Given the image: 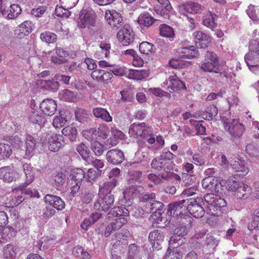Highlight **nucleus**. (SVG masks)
Returning a JSON list of instances; mask_svg holds the SVG:
<instances>
[{
	"mask_svg": "<svg viewBox=\"0 0 259 259\" xmlns=\"http://www.w3.org/2000/svg\"><path fill=\"white\" fill-rule=\"evenodd\" d=\"M140 248L136 243H130L128 245L127 256L136 257V255L139 252Z\"/></svg>",
	"mask_w": 259,
	"mask_h": 259,
	"instance_id": "nucleus-62",
	"label": "nucleus"
},
{
	"mask_svg": "<svg viewBox=\"0 0 259 259\" xmlns=\"http://www.w3.org/2000/svg\"><path fill=\"white\" fill-rule=\"evenodd\" d=\"M182 178L185 187L193 190H198L199 180L197 179L196 176L183 174Z\"/></svg>",
	"mask_w": 259,
	"mask_h": 259,
	"instance_id": "nucleus-26",
	"label": "nucleus"
},
{
	"mask_svg": "<svg viewBox=\"0 0 259 259\" xmlns=\"http://www.w3.org/2000/svg\"><path fill=\"white\" fill-rule=\"evenodd\" d=\"M40 38L43 42L48 44L55 43L57 40V36L55 33L48 31L41 33Z\"/></svg>",
	"mask_w": 259,
	"mask_h": 259,
	"instance_id": "nucleus-45",
	"label": "nucleus"
},
{
	"mask_svg": "<svg viewBox=\"0 0 259 259\" xmlns=\"http://www.w3.org/2000/svg\"><path fill=\"white\" fill-rule=\"evenodd\" d=\"M193 35L196 43L200 48L204 49L209 46L211 40L210 37L207 34L201 31H198L195 32Z\"/></svg>",
	"mask_w": 259,
	"mask_h": 259,
	"instance_id": "nucleus-27",
	"label": "nucleus"
},
{
	"mask_svg": "<svg viewBox=\"0 0 259 259\" xmlns=\"http://www.w3.org/2000/svg\"><path fill=\"white\" fill-rule=\"evenodd\" d=\"M67 111L60 112V115L57 116L53 120V125L55 127H59V126H63L66 122L69 119V117L67 116L68 114Z\"/></svg>",
	"mask_w": 259,
	"mask_h": 259,
	"instance_id": "nucleus-43",
	"label": "nucleus"
},
{
	"mask_svg": "<svg viewBox=\"0 0 259 259\" xmlns=\"http://www.w3.org/2000/svg\"><path fill=\"white\" fill-rule=\"evenodd\" d=\"M107 23L114 30L121 29L124 25L121 14L115 10H108L105 15Z\"/></svg>",
	"mask_w": 259,
	"mask_h": 259,
	"instance_id": "nucleus-7",
	"label": "nucleus"
},
{
	"mask_svg": "<svg viewBox=\"0 0 259 259\" xmlns=\"http://www.w3.org/2000/svg\"><path fill=\"white\" fill-rule=\"evenodd\" d=\"M164 232L159 230H154L149 233L148 239L153 250H159L162 248L164 243Z\"/></svg>",
	"mask_w": 259,
	"mask_h": 259,
	"instance_id": "nucleus-10",
	"label": "nucleus"
},
{
	"mask_svg": "<svg viewBox=\"0 0 259 259\" xmlns=\"http://www.w3.org/2000/svg\"><path fill=\"white\" fill-rule=\"evenodd\" d=\"M40 109L43 113L48 116H52L57 110V104L54 100L46 99L40 104Z\"/></svg>",
	"mask_w": 259,
	"mask_h": 259,
	"instance_id": "nucleus-20",
	"label": "nucleus"
},
{
	"mask_svg": "<svg viewBox=\"0 0 259 259\" xmlns=\"http://www.w3.org/2000/svg\"><path fill=\"white\" fill-rule=\"evenodd\" d=\"M246 151L251 156L256 157L259 156L257 148L253 144H248L246 147Z\"/></svg>",
	"mask_w": 259,
	"mask_h": 259,
	"instance_id": "nucleus-64",
	"label": "nucleus"
},
{
	"mask_svg": "<svg viewBox=\"0 0 259 259\" xmlns=\"http://www.w3.org/2000/svg\"><path fill=\"white\" fill-rule=\"evenodd\" d=\"M17 230L16 228L8 226L3 229L2 233H1V236H2L4 241H7L8 239H11L15 237L17 234Z\"/></svg>",
	"mask_w": 259,
	"mask_h": 259,
	"instance_id": "nucleus-44",
	"label": "nucleus"
},
{
	"mask_svg": "<svg viewBox=\"0 0 259 259\" xmlns=\"http://www.w3.org/2000/svg\"><path fill=\"white\" fill-rule=\"evenodd\" d=\"M134 190V188H130L122 192L123 200L122 201L125 204L124 205H126L127 207L130 206L133 203L134 195L135 194Z\"/></svg>",
	"mask_w": 259,
	"mask_h": 259,
	"instance_id": "nucleus-40",
	"label": "nucleus"
},
{
	"mask_svg": "<svg viewBox=\"0 0 259 259\" xmlns=\"http://www.w3.org/2000/svg\"><path fill=\"white\" fill-rule=\"evenodd\" d=\"M160 34L166 37H172L174 36V31L172 27L167 24H161L159 26Z\"/></svg>",
	"mask_w": 259,
	"mask_h": 259,
	"instance_id": "nucleus-48",
	"label": "nucleus"
},
{
	"mask_svg": "<svg viewBox=\"0 0 259 259\" xmlns=\"http://www.w3.org/2000/svg\"><path fill=\"white\" fill-rule=\"evenodd\" d=\"M155 50L156 48L154 45L148 41H143L139 45V51L142 54L145 55L154 54Z\"/></svg>",
	"mask_w": 259,
	"mask_h": 259,
	"instance_id": "nucleus-41",
	"label": "nucleus"
},
{
	"mask_svg": "<svg viewBox=\"0 0 259 259\" xmlns=\"http://www.w3.org/2000/svg\"><path fill=\"white\" fill-rule=\"evenodd\" d=\"M204 7L197 3L188 2L182 4L179 7L180 13L186 16L188 19L190 20L191 23L194 25V19L193 17H189L188 14L192 15L200 14L203 11Z\"/></svg>",
	"mask_w": 259,
	"mask_h": 259,
	"instance_id": "nucleus-5",
	"label": "nucleus"
},
{
	"mask_svg": "<svg viewBox=\"0 0 259 259\" xmlns=\"http://www.w3.org/2000/svg\"><path fill=\"white\" fill-rule=\"evenodd\" d=\"M177 53L179 55L178 58L180 60L192 59L198 55V52L194 46L180 48L178 49Z\"/></svg>",
	"mask_w": 259,
	"mask_h": 259,
	"instance_id": "nucleus-24",
	"label": "nucleus"
},
{
	"mask_svg": "<svg viewBox=\"0 0 259 259\" xmlns=\"http://www.w3.org/2000/svg\"><path fill=\"white\" fill-rule=\"evenodd\" d=\"M29 119L33 123L40 124L43 122L44 116L39 111L32 109L29 114Z\"/></svg>",
	"mask_w": 259,
	"mask_h": 259,
	"instance_id": "nucleus-46",
	"label": "nucleus"
},
{
	"mask_svg": "<svg viewBox=\"0 0 259 259\" xmlns=\"http://www.w3.org/2000/svg\"><path fill=\"white\" fill-rule=\"evenodd\" d=\"M148 204V207L145 208L144 212L147 213H151V217L153 218L156 217L157 219L161 220V215L164 211V205L160 201L156 200V199L153 200V201Z\"/></svg>",
	"mask_w": 259,
	"mask_h": 259,
	"instance_id": "nucleus-12",
	"label": "nucleus"
},
{
	"mask_svg": "<svg viewBox=\"0 0 259 259\" xmlns=\"http://www.w3.org/2000/svg\"><path fill=\"white\" fill-rule=\"evenodd\" d=\"M25 186H20L19 187H16L12 190L13 194L15 195L12 196L10 201V204L11 207L18 206L25 199V195L27 194V190L24 188Z\"/></svg>",
	"mask_w": 259,
	"mask_h": 259,
	"instance_id": "nucleus-13",
	"label": "nucleus"
},
{
	"mask_svg": "<svg viewBox=\"0 0 259 259\" xmlns=\"http://www.w3.org/2000/svg\"><path fill=\"white\" fill-rule=\"evenodd\" d=\"M62 134L71 142L76 141L78 132L76 128L73 126H67L62 130Z\"/></svg>",
	"mask_w": 259,
	"mask_h": 259,
	"instance_id": "nucleus-37",
	"label": "nucleus"
},
{
	"mask_svg": "<svg viewBox=\"0 0 259 259\" xmlns=\"http://www.w3.org/2000/svg\"><path fill=\"white\" fill-rule=\"evenodd\" d=\"M117 180L116 178L112 179L110 182L104 183L100 188L112 192L113 189L116 186Z\"/></svg>",
	"mask_w": 259,
	"mask_h": 259,
	"instance_id": "nucleus-59",
	"label": "nucleus"
},
{
	"mask_svg": "<svg viewBox=\"0 0 259 259\" xmlns=\"http://www.w3.org/2000/svg\"><path fill=\"white\" fill-rule=\"evenodd\" d=\"M18 174L13 167L10 166L0 168V179L5 182L11 183L16 180Z\"/></svg>",
	"mask_w": 259,
	"mask_h": 259,
	"instance_id": "nucleus-16",
	"label": "nucleus"
},
{
	"mask_svg": "<svg viewBox=\"0 0 259 259\" xmlns=\"http://www.w3.org/2000/svg\"><path fill=\"white\" fill-rule=\"evenodd\" d=\"M7 17L9 19H14L17 17L21 13V9L18 5H11L8 9Z\"/></svg>",
	"mask_w": 259,
	"mask_h": 259,
	"instance_id": "nucleus-50",
	"label": "nucleus"
},
{
	"mask_svg": "<svg viewBox=\"0 0 259 259\" xmlns=\"http://www.w3.org/2000/svg\"><path fill=\"white\" fill-rule=\"evenodd\" d=\"M155 199L156 195L153 192L150 193H143L141 194L139 196V200L141 203H143L142 205L143 211L145 210V208L148 207V204L151 203Z\"/></svg>",
	"mask_w": 259,
	"mask_h": 259,
	"instance_id": "nucleus-32",
	"label": "nucleus"
},
{
	"mask_svg": "<svg viewBox=\"0 0 259 259\" xmlns=\"http://www.w3.org/2000/svg\"><path fill=\"white\" fill-rule=\"evenodd\" d=\"M184 254V249L180 247L179 249L172 250L168 248L164 256V259H182Z\"/></svg>",
	"mask_w": 259,
	"mask_h": 259,
	"instance_id": "nucleus-36",
	"label": "nucleus"
},
{
	"mask_svg": "<svg viewBox=\"0 0 259 259\" xmlns=\"http://www.w3.org/2000/svg\"><path fill=\"white\" fill-rule=\"evenodd\" d=\"M227 205L226 200L221 197H219L212 203V204L207 206L206 211L211 215H219L221 213L222 208L225 207Z\"/></svg>",
	"mask_w": 259,
	"mask_h": 259,
	"instance_id": "nucleus-19",
	"label": "nucleus"
},
{
	"mask_svg": "<svg viewBox=\"0 0 259 259\" xmlns=\"http://www.w3.org/2000/svg\"><path fill=\"white\" fill-rule=\"evenodd\" d=\"M85 173L81 168L74 169L71 171L69 178L71 182L77 183H81V181L84 179Z\"/></svg>",
	"mask_w": 259,
	"mask_h": 259,
	"instance_id": "nucleus-38",
	"label": "nucleus"
},
{
	"mask_svg": "<svg viewBox=\"0 0 259 259\" xmlns=\"http://www.w3.org/2000/svg\"><path fill=\"white\" fill-rule=\"evenodd\" d=\"M166 84L169 85L168 89H170L171 90H169L170 93L181 90H186L185 82L180 80L176 75L170 76L168 79L166 81Z\"/></svg>",
	"mask_w": 259,
	"mask_h": 259,
	"instance_id": "nucleus-23",
	"label": "nucleus"
},
{
	"mask_svg": "<svg viewBox=\"0 0 259 259\" xmlns=\"http://www.w3.org/2000/svg\"><path fill=\"white\" fill-rule=\"evenodd\" d=\"M186 201L188 202L186 204V207L192 215L196 218H200L204 215L205 210L201 204L192 203L188 198H186Z\"/></svg>",
	"mask_w": 259,
	"mask_h": 259,
	"instance_id": "nucleus-21",
	"label": "nucleus"
},
{
	"mask_svg": "<svg viewBox=\"0 0 259 259\" xmlns=\"http://www.w3.org/2000/svg\"><path fill=\"white\" fill-rule=\"evenodd\" d=\"M12 153V150L10 145L8 144H0V160L9 157Z\"/></svg>",
	"mask_w": 259,
	"mask_h": 259,
	"instance_id": "nucleus-49",
	"label": "nucleus"
},
{
	"mask_svg": "<svg viewBox=\"0 0 259 259\" xmlns=\"http://www.w3.org/2000/svg\"><path fill=\"white\" fill-rule=\"evenodd\" d=\"M75 118L80 122H83L88 116L87 111L81 109H79L75 112Z\"/></svg>",
	"mask_w": 259,
	"mask_h": 259,
	"instance_id": "nucleus-63",
	"label": "nucleus"
},
{
	"mask_svg": "<svg viewBox=\"0 0 259 259\" xmlns=\"http://www.w3.org/2000/svg\"><path fill=\"white\" fill-rule=\"evenodd\" d=\"M127 219L125 218H117L114 222L111 223L110 224L111 227L113 230L115 231L119 230L121 227L127 223Z\"/></svg>",
	"mask_w": 259,
	"mask_h": 259,
	"instance_id": "nucleus-56",
	"label": "nucleus"
},
{
	"mask_svg": "<svg viewBox=\"0 0 259 259\" xmlns=\"http://www.w3.org/2000/svg\"><path fill=\"white\" fill-rule=\"evenodd\" d=\"M91 148L97 156H101L105 150V146L100 142L94 141L91 143Z\"/></svg>",
	"mask_w": 259,
	"mask_h": 259,
	"instance_id": "nucleus-52",
	"label": "nucleus"
},
{
	"mask_svg": "<svg viewBox=\"0 0 259 259\" xmlns=\"http://www.w3.org/2000/svg\"><path fill=\"white\" fill-rule=\"evenodd\" d=\"M168 164V162L161 159L160 156L154 158L151 163L153 169L161 171L160 172L170 171V169L169 168Z\"/></svg>",
	"mask_w": 259,
	"mask_h": 259,
	"instance_id": "nucleus-28",
	"label": "nucleus"
},
{
	"mask_svg": "<svg viewBox=\"0 0 259 259\" xmlns=\"http://www.w3.org/2000/svg\"><path fill=\"white\" fill-rule=\"evenodd\" d=\"M250 188L246 184H242V187L236 192V197L241 199H245L248 197Z\"/></svg>",
	"mask_w": 259,
	"mask_h": 259,
	"instance_id": "nucleus-51",
	"label": "nucleus"
},
{
	"mask_svg": "<svg viewBox=\"0 0 259 259\" xmlns=\"http://www.w3.org/2000/svg\"><path fill=\"white\" fill-rule=\"evenodd\" d=\"M218 112V109L215 105H210L205 110V112L206 113L205 117L204 116V115L202 114L203 118L205 120H211L217 116Z\"/></svg>",
	"mask_w": 259,
	"mask_h": 259,
	"instance_id": "nucleus-47",
	"label": "nucleus"
},
{
	"mask_svg": "<svg viewBox=\"0 0 259 259\" xmlns=\"http://www.w3.org/2000/svg\"><path fill=\"white\" fill-rule=\"evenodd\" d=\"M98 197L94 203V208L97 210L107 212L114 204V195L110 191L99 188Z\"/></svg>",
	"mask_w": 259,
	"mask_h": 259,
	"instance_id": "nucleus-2",
	"label": "nucleus"
},
{
	"mask_svg": "<svg viewBox=\"0 0 259 259\" xmlns=\"http://www.w3.org/2000/svg\"><path fill=\"white\" fill-rule=\"evenodd\" d=\"M192 220V218L188 215H184L183 218H181V224L171 231L172 235L169 240L170 244L177 243L178 245H182L184 243L185 237L188 233V228L191 226Z\"/></svg>",
	"mask_w": 259,
	"mask_h": 259,
	"instance_id": "nucleus-1",
	"label": "nucleus"
},
{
	"mask_svg": "<svg viewBox=\"0 0 259 259\" xmlns=\"http://www.w3.org/2000/svg\"><path fill=\"white\" fill-rule=\"evenodd\" d=\"M238 177L234 175L227 180L226 184L229 191L236 192L240 189V187H242V184H244L238 180Z\"/></svg>",
	"mask_w": 259,
	"mask_h": 259,
	"instance_id": "nucleus-35",
	"label": "nucleus"
},
{
	"mask_svg": "<svg viewBox=\"0 0 259 259\" xmlns=\"http://www.w3.org/2000/svg\"><path fill=\"white\" fill-rule=\"evenodd\" d=\"M135 34L131 26L125 24L117 34V38L123 46H128L133 42Z\"/></svg>",
	"mask_w": 259,
	"mask_h": 259,
	"instance_id": "nucleus-11",
	"label": "nucleus"
},
{
	"mask_svg": "<svg viewBox=\"0 0 259 259\" xmlns=\"http://www.w3.org/2000/svg\"><path fill=\"white\" fill-rule=\"evenodd\" d=\"M93 114L94 116L106 122L112 121V117L110 115L109 112L104 108L97 107L93 109Z\"/></svg>",
	"mask_w": 259,
	"mask_h": 259,
	"instance_id": "nucleus-34",
	"label": "nucleus"
},
{
	"mask_svg": "<svg viewBox=\"0 0 259 259\" xmlns=\"http://www.w3.org/2000/svg\"><path fill=\"white\" fill-rule=\"evenodd\" d=\"M62 99L67 102H74L76 99V93L66 89L63 91Z\"/></svg>",
	"mask_w": 259,
	"mask_h": 259,
	"instance_id": "nucleus-54",
	"label": "nucleus"
},
{
	"mask_svg": "<svg viewBox=\"0 0 259 259\" xmlns=\"http://www.w3.org/2000/svg\"><path fill=\"white\" fill-rule=\"evenodd\" d=\"M106 156L108 162L114 165L121 163L125 158L123 152L118 149H112L109 150L107 152Z\"/></svg>",
	"mask_w": 259,
	"mask_h": 259,
	"instance_id": "nucleus-18",
	"label": "nucleus"
},
{
	"mask_svg": "<svg viewBox=\"0 0 259 259\" xmlns=\"http://www.w3.org/2000/svg\"><path fill=\"white\" fill-rule=\"evenodd\" d=\"M76 150L84 160L88 161V159L90 157L91 151L89 147L84 143L81 142L77 145Z\"/></svg>",
	"mask_w": 259,
	"mask_h": 259,
	"instance_id": "nucleus-42",
	"label": "nucleus"
},
{
	"mask_svg": "<svg viewBox=\"0 0 259 259\" xmlns=\"http://www.w3.org/2000/svg\"><path fill=\"white\" fill-rule=\"evenodd\" d=\"M201 70L204 72L219 73V57L213 52L207 51L204 56V60L199 64Z\"/></svg>",
	"mask_w": 259,
	"mask_h": 259,
	"instance_id": "nucleus-4",
	"label": "nucleus"
},
{
	"mask_svg": "<svg viewBox=\"0 0 259 259\" xmlns=\"http://www.w3.org/2000/svg\"><path fill=\"white\" fill-rule=\"evenodd\" d=\"M44 200L58 210H61L65 208V203L62 198L58 196L47 194L44 197Z\"/></svg>",
	"mask_w": 259,
	"mask_h": 259,
	"instance_id": "nucleus-22",
	"label": "nucleus"
},
{
	"mask_svg": "<svg viewBox=\"0 0 259 259\" xmlns=\"http://www.w3.org/2000/svg\"><path fill=\"white\" fill-rule=\"evenodd\" d=\"M96 23L95 14L89 12H81L78 19V26L80 28H90L94 26Z\"/></svg>",
	"mask_w": 259,
	"mask_h": 259,
	"instance_id": "nucleus-14",
	"label": "nucleus"
},
{
	"mask_svg": "<svg viewBox=\"0 0 259 259\" xmlns=\"http://www.w3.org/2000/svg\"><path fill=\"white\" fill-rule=\"evenodd\" d=\"M145 72L142 70H134L130 73V77L136 80H140L146 77Z\"/></svg>",
	"mask_w": 259,
	"mask_h": 259,
	"instance_id": "nucleus-61",
	"label": "nucleus"
},
{
	"mask_svg": "<svg viewBox=\"0 0 259 259\" xmlns=\"http://www.w3.org/2000/svg\"><path fill=\"white\" fill-rule=\"evenodd\" d=\"M188 202V201H186V199H184L178 201L170 203L168 205L167 213L174 218H180L181 220V218L184 217L182 213L183 207H186V204Z\"/></svg>",
	"mask_w": 259,
	"mask_h": 259,
	"instance_id": "nucleus-9",
	"label": "nucleus"
},
{
	"mask_svg": "<svg viewBox=\"0 0 259 259\" xmlns=\"http://www.w3.org/2000/svg\"><path fill=\"white\" fill-rule=\"evenodd\" d=\"M39 85L41 88L53 92H56L59 88L60 84L55 79V76L51 80H40Z\"/></svg>",
	"mask_w": 259,
	"mask_h": 259,
	"instance_id": "nucleus-29",
	"label": "nucleus"
},
{
	"mask_svg": "<svg viewBox=\"0 0 259 259\" xmlns=\"http://www.w3.org/2000/svg\"><path fill=\"white\" fill-rule=\"evenodd\" d=\"M33 24L30 21H25L18 26L17 28L15 30V34L22 37L28 35L31 32L33 28Z\"/></svg>",
	"mask_w": 259,
	"mask_h": 259,
	"instance_id": "nucleus-30",
	"label": "nucleus"
},
{
	"mask_svg": "<svg viewBox=\"0 0 259 259\" xmlns=\"http://www.w3.org/2000/svg\"><path fill=\"white\" fill-rule=\"evenodd\" d=\"M39 139L37 136L27 134L26 136L25 157L29 158L34 154V150L39 143Z\"/></svg>",
	"mask_w": 259,
	"mask_h": 259,
	"instance_id": "nucleus-15",
	"label": "nucleus"
},
{
	"mask_svg": "<svg viewBox=\"0 0 259 259\" xmlns=\"http://www.w3.org/2000/svg\"><path fill=\"white\" fill-rule=\"evenodd\" d=\"M217 17V16L215 14L209 12L203 16L202 24L206 27L213 30L217 27V23L215 22V19Z\"/></svg>",
	"mask_w": 259,
	"mask_h": 259,
	"instance_id": "nucleus-33",
	"label": "nucleus"
},
{
	"mask_svg": "<svg viewBox=\"0 0 259 259\" xmlns=\"http://www.w3.org/2000/svg\"><path fill=\"white\" fill-rule=\"evenodd\" d=\"M156 20L148 13H143L139 16L138 22L140 26L148 28Z\"/></svg>",
	"mask_w": 259,
	"mask_h": 259,
	"instance_id": "nucleus-31",
	"label": "nucleus"
},
{
	"mask_svg": "<svg viewBox=\"0 0 259 259\" xmlns=\"http://www.w3.org/2000/svg\"><path fill=\"white\" fill-rule=\"evenodd\" d=\"M128 132L131 136H137V137H140L143 139H145L153 133L151 127L144 122L131 124Z\"/></svg>",
	"mask_w": 259,
	"mask_h": 259,
	"instance_id": "nucleus-8",
	"label": "nucleus"
},
{
	"mask_svg": "<svg viewBox=\"0 0 259 259\" xmlns=\"http://www.w3.org/2000/svg\"><path fill=\"white\" fill-rule=\"evenodd\" d=\"M201 183L204 189L211 192H219V186H221V183H219L217 179L209 176L203 179Z\"/></svg>",
	"mask_w": 259,
	"mask_h": 259,
	"instance_id": "nucleus-25",
	"label": "nucleus"
},
{
	"mask_svg": "<svg viewBox=\"0 0 259 259\" xmlns=\"http://www.w3.org/2000/svg\"><path fill=\"white\" fill-rule=\"evenodd\" d=\"M205 244L214 249L218 245L219 241L211 234H207L205 238Z\"/></svg>",
	"mask_w": 259,
	"mask_h": 259,
	"instance_id": "nucleus-57",
	"label": "nucleus"
},
{
	"mask_svg": "<svg viewBox=\"0 0 259 259\" xmlns=\"http://www.w3.org/2000/svg\"><path fill=\"white\" fill-rule=\"evenodd\" d=\"M249 52L244 57L245 61L249 69L255 71L259 68V42L255 39L249 41Z\"/></svg>",
	"mask_w": 259,
	"mask_h": 259,
	"instance_id": "nucleus-3",
	"label": "nucleus"
},
{
	"mask_svg": "<svg viewBox=\"0 0 259 259\" xmlns=\"http://www.w3.org/2000/svg\"><path fill=\"white\" fill-rule=\"evenodd\" d=\"M160 178L165 180H168L170 178L174 179L177 181H180L181 177L178 175L171 172L170 171H166V172H162L159 173Z\"/></svg>",
	"mask_w": 259,
	"mask_h": 259,
	"instance_id": "nucleus-58",
	"label": "nucleus"
},
{
	"mask_svg": "<svg viewBox=\"0 0 259 259\" xmlns=\"http://www.w3.org/2000/svg\"><path fill=\"white\" fill-rule=\"evenodd\" d=\"M56 212V209H54L53 206L49 205L43 209V213L41 217L45 220H48L52 217Z\"/></svg>",
	"mask_w": 259,
	"mask_h": 259,
	"instance_id": "nucleus-55",
	"label": "nucleus"
},
{
	"mask_svg": "<svg viewBox=\"0 0 259 259\" xmlns=\"http://www.w3.org/2000/svg\"><path fill=\"white\" fill-rule=\"evenodd\" d=\"M22 167L26 177V182L24 186H27L33 180L34 169L30 164L27 163L23 164Z\"/></svg>",
	"mask_w": 259,
	"mask_h": 259,
	"instance_id": "nucleus-39",
	"label": "nucleus"
},
{
	"mask_svg": "<svg viewBox=\"0 0 259 259\" xmlns=\"http://www.w3.org/2000/svg\"><path fill=\"white\" fill-rule=\"evenodd\" d=\"M225 130L229 133L230 135L234 138H240L243 134L244 127V125L238 122L235 118L230 119L223 118Z\"/></svg>",
	"mask_w": 259,
	"mask_h": 259,
	"instance_id": "nucleus-6",
	"label": "nucleus"
},
{
	"mask_svg": "<svg viewBox=\"0 0 259 259\" xmlns=\"http://www.w3.org/2000/svg\"><path fill=\"white\" fill-rule=\"evenodd\" d=\"M48 144L49 149L56 152L64 146L65 143L62 135L54 134L48 139Z\"/></svg>",
	"mask_w": 259,
	"mask_h": 259,
	"instance_id": "nucleus-17",
	"label": "nucleus"
},
{
	"mask_svg": "<svg viewBox=\"0 0 259 259\" xmlns=\"http://www.w3.org/2000/svg\"><path fill=\"white\" fill-rule=\"evenodd\" d=\"M97 171L93 168H90L87 174H85L84 179L86 181L93 183L97 178Z\"/></svg>",
	"mask_w": 259,
	"mask_h": 259,
	"instance_id": "nucleus-60",
	"label": "nucleus"
},
{
	"mask_svg": "<svg viewBox=\"0 0 259 259\" xmlns=\"http://www.w3.org/2000/svg\"><path fill=\"white\" fill-rule=\"evenodd\" d=\"M16 247L12 244H7L4 247L3 252L6 258H11L15 256Z\"/></svg>",
	"mask_w": 259,
	"mask_h": 259,
	"instance_id": "nucleus-53",
	"label": "nucleus"
}]
</instances>
